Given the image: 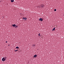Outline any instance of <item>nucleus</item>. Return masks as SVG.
Wrapping results in <instances>:
<instances>
[{"label": "nucleus", "mask_w": 64, "mask_h": 64, "mask_svg": "<svg viewBox=\"0 0 64 64\" xmlns=\"http://www.w3.org/2000/svg\"><path fill=\"white\" fill-rule=\"evenodd\" d=\"M45 6L43 4H42L41 5H40L39 6V8H43L44 6Z\"/></svg>", "instance_id": "f257e3e1"}, {"label": "nucleus", "mask_w": 64, "mask_h": 64, "mask_svg": "<svg viewBox=\"0 0 64 64\" xmlns=\"http://www.w3.org/2000/svg\"><path fill=\"white\" fill-rule=\"evenodd\" d=\"M6 57H3L2 59V61H4L5 60H6Z\"/></svg>", "instance_id": "f03ea898"}, {"label": "nucleus", "mask_w": 64, "mask_h": 64, "mask_svg": "<svg viewBox=\"0 0 64 64\" xmlns=\"http://www.w3.org/2000/svg\"><path fill=\"white\" fill-rule=\"evenodd\" d=\"M39 21H40L41 22H42L43 20L42 18H40L39 19Z\"/></svg>", "instance_id": "7ed1b4c3"}, {"label": "nucleus", "mask_w": 64, "mask_h": 64, "mask_svg": "<svg viewBox=\"0 0 64 64\" xmlns=\"http://www.w3.org/2000/svg\"><path fill=\"white\" fill-rule=\"evenodd\" d=\"M22 19L24 20H26L27 19V18H23Z\"/></svg>", "instance_id": "20e7f679"}, {"label": "nucleus", "mask_w": 64, "mask_h": 64, "mask_svg": "<svg viewBox=\"0 0 64 64\" xmlns=\"http://www.w3.org/2000/svg\"><path fill=\"white\" fill-rule=\"evenodd\" d=\"M37 56V55L36 54L34 56V57L35 58V57H36Z\"/></svg>", "instance_id": "39448f33"}, {"label": "nucleus", "mask_w": 64, "mask_h": 64, "mask_svg": "<svg viewBox=\"0 0 64 64\" xmlns=\"http://www.w3.org/2000/svg\"><path fill=\"white\" fill-rule=\"evenodd\" d=\"M12 26L14 27H15L16 26V25L15 24L12 25Z\"/></svg>", "instance_id": "423d86ee"}, {"label": "nucleus", "mask_w": 64, "mask_h": 64, "mask_svg": "<svg viewBox=\"0 0 64 64\" xmlns=\"http://www.w3.org/2000/svg\"><path fill=\"white\" fill-rule=\"evenodd\" d=\"M35 45H33L32 46L34 48L35 47Z\"/></svg>", "instance_id": "0eeeda50"}, {"label": "nucleus", "mask_w": 64, "mask_h": 64, "mask_svg": "<svg viewBox=\"0 0 64 64\" xmlns=\"http://www.w3.org/2000/svg\"><path fill=\"white\" fill-rule=\"evenodd\" d=\"M14 2V0H11V2Z\"/></svg>", "instance_id": "6e6552de"}, {"label": "nucleus", "mask_w": 64, "mask_h": 64, "mask_svg": "<svg viewBox=\"0 0 64 64\" xmlns=\"http://www.w3.org/2000/svg\"><path fill=\"white\" fill-rule=\"evenodd\" d=\"M55 28H54L52 29V30H55Z\"/></svg>", "instance_id": "1a4fd4ad"}, {"label": "nucleus", "mask_w": 64, "mask_h": 64, "mask_svg": "<svg viewBox=\"0 0 64 64\" xmlns=\"http://www.w3.org/2000/svg\"><path fill=\"white\" fill-rule=\"evenodd\" d=\"M16 48L18 49L19 48V47L18 46H17L16 47Z\"/></svg>", "instance_id": "9d476101"}, {"label": "nucleus", "mask_w": 64, "mask_h": 64, "mask_svg": "<svg viewBox=\"0 0 64 64\" xmlns=\"http://www.w3.org/2000/svg\"><path fill=\"white\" fill-rule=\"evenodd\" d=\"M38 35L39 36H41L40 34V33H39L38 34Z\"/></svg>", "instance_id": "9b49d317"}, {"label": "nucleus", "mask_w": 64, "mask_h": 64, "mask_svg": "<svg viewBox=\"0 0 64 64\" xmlns=\"http://www.w3.org/2000/svg\"><path fill=\"white\" fill-rule=\"evenodd\" d=\"M18 50H14V52H16L18 51Z\"/></svg>", "instance_id": "f8f14e48"}, {"label": "nucleus", "mask_w": 64, "mask_h": 64, "mask_svg": "<svg viewBox=\"0 0 64 64\" xmlns=\"http://www.w3.org/2000/svg\"><path fill=\"white\" fill-rule=\"evenodd\" d=\"M54 11H56V9H54Z\"/></svg>", "instance_id": "ddd939ff"}, {"label": "nucleus", "mask_w": 64, "mask_h": 64, "mask_svg": "<svg viewBox=\"0 0 64 64\" xmlns=\"http://www.w3.org/2000/svg\"><path fill=\"white\" fill-rule=\"evenodd\" d=\"M17 27H18V26H16L15 27L16 28H17Z\"/></svg>", "instance_id": "4468645a"}, {"label": "nucleus", "mask_w": 64, "mask_h": 64, "mask_svg": "<svg viewBox=\"0 0 64 64\" xmlns=\"http://www.w3.org/2000/svg\"><path fill=\"white\" fill-rule=\"evenodd\" d=\"M7 42H8L7 41H6V43H7Z\"/></svg>", "instance_id": "2eb2a0df"}, {"label": "nucleus", "mask_w": 64, "mask_h": 64, "mask_svg": "<svg viewBox=\"0 0 64 64\" xmlns=\"http://www.w3.org/2000/svg\"><path fill=\"white\" fill-rule=\"evenodd\" d=\"M64 16V14L63 15Z\"/></svg>", "instance_id": "dca6fc26"}]
</instances>
